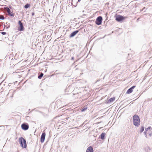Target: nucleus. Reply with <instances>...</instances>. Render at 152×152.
Instances as JSON below:
<instances>
[{
  "mask_svg": "<svg viewBox=\"0 0 152 152\" xmlns=\"http://www.w3.org/2000/svg\"><path fill=\"white\" fill-rule=\"evenodd\" d=\"M133 119L134 124L136 126H139L140 123V120L139 116L137 115H135L133 116Z\"/></svg>",
  "mask_w": 152,
  "mask_h": 152,
  "instance_id": "1",
  "label": "nucleus"
},
{
  "mask_svg": "<svg viewBox=\"0 0 152 152\" xmlns=\"http://www.w3.org/2000/svg\"><path fill=\"white\" fill-rule=\"evenodd\" d=\"M19 141L21 146L23 148H26L27 147L26 140L23 137H21L19 138Z\"/></svg>",
  "mask_w": 152,
  "mask_h": 152,
  "instance_id": "2",
  "label": "nucleus"
},
{
  "mask_svg": "<svg viewBox=\"0 0 152 152\" xmlns=\"http://www.w3.org/2000/svg\"><path fill=\"white\" fill-rule=\"evenodd\" d=\"M115 20L118 22L121 21L126 18V17H124L120 15H118L117 14L115 16Z\"/></svg>",
  "mask_w": 152,
  "mask_h": 152,
  "instance_id": "3",
  "label": "nucleus"
},
{
  "mask_svg": "<svg viewBox=\"0 0 152 152\" xmlns=\"http://www.w3.org/2000/svg\"><path fill=\"white\" fill-rule=\"evenodd\" d=\"M19 26L18 28V30L20 31H22L24 30V28L22 23L20 20L18 21Z\"/></svg>",
  "mask_w": 152,
  "mask_h": 152,
  "instance_id": "4",
  "label": "nucleus"
},
{
  "mask_svg": "<svg viewBox=\"0 0 152 152\" xmlns=\"http://www.w3.org/2000/svg\"><path fill=\"white\" fill-rule=\"evenodd\" d=\"M102 17H98L96 20L95 22L96 24L98 25H101L102 22Z\"/></svg>",
  "mask_w": 152,
  "mask_h": 152,
  "instance_id": "5",
  "label": "nucleus"
},
{
  "mask_svg": "<svg viewBox=\"0 0 152 152\" xmlns=\"http://www.w3.org/2000/svg\"><path fill=\"white\" fill-rule=\"evenodd\" d=\"M6 10L8 14L9 15L11 16H14V13L12 12H11L10 10L8 7H6L4 8Z\"/></svg>",
  "mask_w": 152,
  "mask_h": 152,
  "instance_id": "6",
  "label": "nucleus"
},
{
  "mask_svg": "<svg viewBox=\"0 0 152 152\" xmlns=\"http://www.w3.org/2000/svg\"><path fill=\"white\" fill-rule=\"evenodd\" d=\"M21 128L24 130H27L29 128V126L26 124H23L21 126Z\"/></svg>",
  "mask_w": 152,
  "mask_h": 152,
  "instance_id": "7",
  "label": "nucleus"
},
{
  "mask_svg": "<svg viewBox=\"0 0 152 152\" xmlns=\"http://www.w3.org/2000/svg\"><path fill=\"white\" fill-rule=\"evenodd\" d=\"M46 136V134L45 132H43L42 133L40 138V141L42 143H43L44 142L45 140V137Z\"/></svg>",
  "mask_w": 152,
  "mask_h": 152,
  "instance_id": "8",
  "label": "nucleus"
},
{
  "mask_svg": "<svg viewBox=\"0 0 152 152\" xmlns=\"http://www.w3.org/2000/svg\"><path fill=\"white\" fill-rule=\"evenodd\" d=\"M136 87V86H134L132 87L131 88L129 89L126 92V93L127 94H129L131 93L133 91V89Z\"/></svg>",
  "mask_w": 152,
  "mask_h": 152,
  "instance_id": "9",
  "label": "nucleus"
},
{
  "mask_svg": "<svg viewBox=\"0 0 152 152\" xmlns=\"http://www.w3.org/2000/svg\"><path fill=\"white\" fill-rule=\"evenodd\" d=\"M80 0H72V4L74 6L77 5L78 2L80 1Z\"/></svg>",
  "mask_w": 152,
  "mask_h": 152,
  "instance_id": "10",
  "label": "nucleus"
},
{
  "mask_svg": "<svg viewBox=\"0 0 152 152\" xmlns=\"http://www.w3.org/2000/svg\"><path fill=\"white\" fill-rule=\"evenodd\" d=\"M86 152H93V148L91 146L89 147L87 149Z\"/></svg>",
  "mask_w": 152,
  "mask_h": 152,
  "instance_id": "11",
  "label": "nucleus"
},
{
  "mask_svg": "<svg viewBox=\"0 0 152 152\" xmlns=\"http://www.w3.org/2000/svg\"><path fill=\"white\" fill-rule=\"evenodd\" d=\"M78 31L77 30L73 32L71 34L70 36V37H74L78 32Z\"/></svg>",
  "mask_w": 152,
  "mask_h": 152,
  "instance_id": "12",
  "label": "nucleus"
},
{
  "mask_svg": "<svg viewBox=\"0 0 152 152\" xmlns=\"http://www.w3.org/2000/svg\"><path fill=\"white\" fill-rule=\"evenodd\" d=\"M105 134L104 133H102L101 135V139L102 140H104L105 136Z\"/></svg>",
  "mask_w": 152,
  "mask_h": 152,
  "instance_id": "13",
  "label": "nucleus"
},
{
  "mask_svg": "<svg viewBox=\"0 0 152 152\" xmlns=\"http://www.w3.org/2000/svg\"><path fill=\"white\" fill-rule=\"evenodd\" d=\"M115 97H113L110 98L109 100V101L110 102H113L115 100Z\"/></svg>",
  "mask_w": 152,
  "mask_h": 152,
  "instance_id": "14",
  "label": "nucleus"
},
{
  "mask_svg": "<svg viewBox=\"0 0 152 152\" xmlns=\"http://www.w3.org/2000/svg\"><path fill=\"white\" fill-rule=\"evenodd\" d=\"M87 109V107H84V108L81 110V112H83L86 110Z\"/></svg>",
  "mask_w": 152,
  "mask_h": 152,
  "instance_id": "15",
  "label": "nucleus"
},
{
  "mask_svg": "<svg viewBox=\"0 0 152 152\" xmlns=\"http://www.w3.org/2000/svg\"><path fill=\"white\" fill-rule=\"evenodd\" d=\"M144 127L143 126L141 127L140 130V132H142L144 131Z\"/></svg>",
  "mask_w": 152,
  "mask_h": 152,
  "instance_id": "16",
  "label": "nucleus"
},
{
  "mask_svg": "<svg viewBox=\"0 0 152 152\" xmlns=\"http://www.w3.org/2000/svg\"><path fill=\"white\" fill-rule=\"evenodd\" d=\"M30 6V5L29 4H27L25 5V8H28Z\"/></svg>",
  "mask_w": 152,
  "mask_h": 152,
  "instance_id": "17",
  "label": "nucleus"
},
{
  "mask_svg": "<svg viewBox=\"0 0 152 152\" xmlns=\"http://www.w3.org/2000/svg\"><path fill=\"white\" fill-rule=\"evenodd\" d=\"M4 16L2 15H0V19L4 20Z\"/></svg>",
  "mask_w": 152,
  "mask_h": 152,
  "instance_id": "18",
  "label": "nucleus"
},
{
  "mask_svg": "<svg viewBox=\"0 0 152 152\" xmlns=\"http://www.w3.org/2000/svg\"><path fill=\"white\" fill-rule=\"evenodd\" d=\"M43 74L42 73L40 75L38 76V78H41L43 76Z\"/></svg>",
  "mask_w": 152,
  "mask_h": 152,
  "instance_id": "19",
  "label": "nucleus"
},
{
  "mask_svg": "<svg viewBox=\"0 0 152 152\" xmlns=\"http://www.w3.org/2000/svg\"><path fill=\"white\" fill-rule=\"evenodd\" d=\"M6 32H1V34L3 35H5L6 34Z\"/></svg>",
  "mask_w": 152,
  "mask_h": 152,
  "instance_id": "20",
  "label": "nucleus"
},
{
  "mask_svg": "<svg viewBox=\"0 0 152 152\" xmlns=\"http://www.w3.org/2000/svg\"><path fill=\"white\" fill-rule=\"evenodd\" d=\"M34 15V14H32V15Z\"/></svg>",
  "mask_w": 152,
  "mask_h": 152,
  "instance_id": "21",
  "label": "nucleus"
}]
</instances>
